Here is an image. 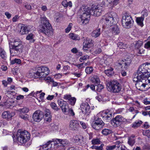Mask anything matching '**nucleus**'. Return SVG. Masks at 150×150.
I'll return each mask as SVG.
<instances>
[{
	"instance_id": "33",
	"label": "nucleus",
	"mask_w": 150,
	"mask_h": 150,
	"mask_svg": "<svg viewBox=\"0 0 150 150\" xmlns=\"http://www.w3.org/2000/svg\"><path fill=\"white\" fill-rule=\"evenodd\" d=\"M17 111L20 112V114H22V113L28 112L29 111V109L28 108L25 107L23 108H20Z\"/></svg>"
},
{
	"instance_id": "40",
	"label": "nucleus",
	"mask_w": 150,
	"mask_h": 150,
	"mask_svg": "<svg viewBox=\"0 0 150 150\" xmlns=\"http://www.w3.org/2000/svg\"><path fill=\"white\" fill-rule=\"evenodd\" d=\"M93 71V68L92 67H87L86 68L85 71L87 74H89L91 73Z\"/></svg>"
},
{
	"instance_id": "53",
	"label": "nucleus",
	"mask_w": 150,
	"mask_h": 150,
	"mask_svg": "<svg viewBox=\"0 0 150 150\" xmlns=\"http://www.w3.org/2000/svg\"><path fill=\"white\" fill-rule=\"evenodd\" d=\"M34 37V35L32 33H30L27 35L26 39L27 40H32Z\"/></svg>"
},
{
	"instance_id": "4",
	"label": "nucleus",
	"mask_w": 150,
	"mask_h": 150,
	"mask_svg": "<svg viewBox=\"0 0 150 150\" xmlns=\"http://www.w3.org/2000/svg\"><path fill=\"white\" fill-rule=\"evenodd\" d=\"M106 86L107 90L111 92L117 93L121 90V85L116 80L109 82Z\"/></svg>"
},
{
	"instance_id": "25",
	"label": "nucleus",
	"mask_w": 150,
	"mask_h": 150,
	"mask_svg": "<svg viewBox=\"0 0 150 150\" xmlns=\"http://www.w3.org/2000/svg\"><path fill=\"white\" fill-rule=\"evenodd\" d=\"M75 140L76 142H78L80 144H84L85 143L84 138L81 135H79L77 137H76Z\"/></svg>"
},
{
	"instance_id": "24",
	"label": "nucleus",
	"mask_w": 150,
	"mask_h": 150,
	"mask_svg": "<svg viewBox=\"0 0 150 150\" xmlns=\"http://www.w3.org/2000/svg\"><path fill=\"white\" fill-rule=\"evenodd\" d=\"M111 32L114 35L119 34L120 32V30L118 27L117 25H114L112 28Z\"/></svg>"
},
{
	"instance_id": "63",
	"label": "nucleus",
	"mask_w": 150,
	"mask_h": 150,
	"mask_svg": "<svg viewBox=\"0 0 150 150\" xmlns=\"http://www.w3.org/2000/svg\"><path fill=\"white\" fill-rule=\"evenodd\" d=\"M62 5L64 7H67L68 6V1L67 0H64L62 2Z\"/></svg>"
},
{
	"instance_id": "37",
	"label": "nucleus",
	"mask_w": 150,
	"mask_h": 150,
	"mask_svg": "<svg viewBox=\"0 0 150 150\" xmlns=\"http://www.w3.org/2000/svg\"><path fill=\"white\" fill-rule=\"evenodd\" d=\"M143 44V41L141 40H138L135 42V47L136 48L139 49Z\"/></svg>"
},
{
	"instance_id": "57",
	"label": "nucleus",
	"mask_w": 150,
	"mask_h": 150,
	"mask_svg": "<svg viewBox=\"0 0 150 150\" xmlns=\"http://www.w3.org/2000/svg\"><path fill=\"white\" fill-rule=\"evenodd\" d=\"M49 79H47L50 81V82H52L53 86L55 87L57 86L58 83L54 81L53 79H51L50 78H49Z\"/></svg>"
},
{
	"instance_id": "36",
	"label": "nucleus",
	"mask_w": 150,
	"mask_h": 150,
	"mask_svg": "<svg viewBox=\"0 0 150 150\" xmlns=\"http://www.w3.org/2000/svg\"><path fill=\"white\" fill-rule=\"evenodd\" d=\"M50 129L51 131H55L57 130L58 128L57 126L54 123H51L50 126Z\"/></svg>"
},
{
	"instance_id": "47",
	"label": "nucleus",
	"mask_w": 150,
	"mask_h": 150,
	"mask_svg": "<svg viewBox=\"0 0 150 150\" xmlns=\"http://www.w3.org/2000/svg\"><path fill=\"white\" fill-rule=\"evenodd\" d=\"M89 56L88 55H84L80 57V61L81 62H82L83 61H86V60L89 59Z\"/></svg>"
},
{
	"instance_id": "51",
	"label": "nucleus",
	"mask_w": 150,
	"mask_h": 150,
	"mask_svg": "<svg viewBox=\"0 0 150 150\" xmlns=\"http://www.w3.org/2000/svg\"><path fill=\"white\" fill-rule=\"evenodd\" d=\"M58 103L59 105L61 107L62 106V105L64 104L65 103H66V102L64 101L62 99H60L58 100Z\"/></svg>"
},
{
	"instance_id": "38",
	"label": "nucleus",
	"mask_w": 150,
	"mask_h": 150,
	"mask_svg": "<svg viewBox=\"0 0 150 150\" xmlns=\"http://www.w3.org/2000/svg\"><path fill=\"white\" fill-rule=\"evenodd\" d=\"M135 142V140L133 137H130L128 138V144L130 146H132Z\"/></svg>"
},
{
	"instance_id": "64",
	"label": "nucleus",
	"mask_w": 150,
	"mask_h": 150,
	"mask_svg": "<svg viewBox=\"0 0 150 150\" xmlns=\"http://www.w3.org/2000/svg\"><path fill=\"white\" fill-rule=\"evenodd\" d=\"M144 47L146 49L150 48V41H148L144 44Z\"/></svg>"
},
{
	"instance_id": "10",
	"label": "nucleus",
	"mask_w": 150,
	"mask_h": 150,
	"mask_svg": "<svg viewBox=\"0 0 150 150\" xmlns=\"http://www.w3.org/2000/svg\"><path fill=\"white\" fill-rule=\"evenodd\" d=\"M54 145L57 149L59 148L60 147H64L68 146L70 143L66 139H54Z\"/></svg>"
},
{
	"instance_id": "62",
	"label": "nucleus",
	"mask_w": 150,
	"mask_h": 150,
	"mask_svg": "<svg viewBox=\"0 0 150 150\" xmlns=\"http://www.w3.org/2000/svg\"><path fill=\"white\" fill-rule=\"evenodd\" d=\"M55 97L54 95H48L46 98V99L48 100H52Z\"/></svg>"
},
{
	"instance_id": "29",
	"label": "nucleus",
	"mask_w": 150,
	"mask_h": 150,
	"mask_svg": "<svg viewBox=\"0 0 150 150\" xmlns=\"http://www.w3.org/2000/svg\"><path fill=\"white\" fill-rule=\"evenodd\" d=\"M113 70V69L110 68L108 69L105 70L104 72L108 76H110L114 74Z\"/></svg>"
},
{
	"instance_id": "31",
	"label": "nucleus",
	"mask_w": 150,
	"mask_h": 150,
	"mask_svg": "<svg viewBox=\"0 0 150 150\" xmlns=\"http://www.w3.org/2000/svg\"><path fill=\"white\" fill-rule=\"evenodd\" d=\"M142 122L141 120H136L133 123L132 125V127L134 128H137L140 126Z\"/></svg>"
},
{
	"instance_id": "61",
	"label": "nucleus",
	"mask_w": 150,
	"mask_h": 150,
	"mask_svg": "<svg viewBox=\"0 0 150 150\" xmlns=\"http://www.w3.org/2000/svg\"><path fill=\"white\" fill-rule=\"evenodd\" d=\"M19 17L18 15L15 16L12 18V21L13 22H16L18 21Z\"/></svg>"
},
{
	"instance_id": "3",
	"label": "nucleus",
	"mask_w": 150,
	"mask_h": 150,
	"mask_svg": "<svg viewBox=\"0 0 150 150\" xmlns=\"http://www.w3.org/2000/svg\"><path fill=\"white\" fill-rule=\"evenodd\" d=\"M30 134L27 131L19 130L17 132L16 137L18 141L23 144L27 142L30 138Z\"/></svg>"
},
{
	"instance_id": "54",
	"label": "nucleus",
	"mask_w": 150,
	"mask_h": 150,
	"mask_svg": "<svg viewBox=\"0 0 150 150\" xmlns=\"http://www.w3.org/2000/svg\"><path fill=\"white\" fill-rule=\"evenodd\" d=\"M70 116H74L75 115V114L71 108H70L68 110Z\"/></svg>"
},
{
	"instance_id": "44",
	"label": "nucleus",
	"mask_w": 150,
	"mask_h": 150,
	"mask_svg": "<svg viewBox=\"0 0 150 150\" xmlns=\"http://www.w3.org/2000/svg\"><path fill=\"white\" fill-rule=\"evenodd\" d=\"M50 105L51 108L57 111L59 109L57 105L54 102L51 103L50 104Z\"/></svg>"
},
{
	"instance_id": "58",
	"label": "nucleus",
	"mask_w": 150,
	"mask_h": 150,
	"mask_svg": "<svg viewBox=\"0 0 150 150\" xmlns=\"http://www.w3.org/2000/svg\"><path fill=\"white\" fill-rule=\"evenodd\" d=\"M71 97L70 95L66 94L64 96L63 98L65 100H69Z\"/></svg>"
},
{
	"instance_id": "2",
	"label": "nucleus",
	"mask_w": 150,
	"mask_h": 150,
	"mask_svg": "<svg viewBox=\"0 0 150 150\" xmlns=\"http://www.w3.org/2000/svg\"><path fill=\"white\" fill-rule=\"evenodd\" d=\"M117 18L116 13L112 11L105 14L103 17L102 20L104 22V25L105 26V27L108 28L113 24L115 19Z\"/></svg>"
},
{
	"instance_id": "17",
	"label": "nucleus",
	"mask_w": 150,
	"mask_h": 150,
	"mask_svg": "<svg viewBox=\"0 0 150 150\" xmlns=\"http://www.w3.org/2000/svg\"><path fill=\"white\" fill-rule=\"evenodd\" d=\"M92 40L89 38H87L86 40L84 42V45L83 47V50L86 52H88L87 51H88V49L90 48L93 46V42Z\"/></svg>"
},
{
	"instance_id": "20",
	"label": "nucleus",
	"mask_w": 150,
	"mask_h": 150,
	"mask_svg": "<svg viewBox=\"0 0 150 150\" xmlns=\"http://www.w3.org/2000/svg\"><path fill=\"white\" fill-rule=\"evenodd\" d=\"M45 120L46 122H50L51 120V115L50 110L48 109H45Z\"/></svg>"
},
{
	"instance_id": "7",
	"label": "nucleus",
	"mask_w": 150,
	"mask_h": 150,
	"mask_svg": "<svg viewBox=\"0 0 150 150\" xmlns=\"http://www.w3.org/2000/svg\"><path fill=\"white\" fill-rule=\"evenodd\" d=\"M133 22L131 16L128 13H126L122 16V22L124 27L127 28H130Z\"/></svg>"
},
{
	"instance_id": "15",
	"label": "nucleus",
	"mask_w": 150,
	"mask_h": 150,
	"mask_svg": "<svg viewBox=\"0 0 150 150\" xmlns=\"http://www.w3.org/2000/svg\"><path fill=\"white\" fill-rule=\"evenodd\" d=\"M131 61V59L130 58H127L126 59L121 61L120 62H118L117 63V65L119 67L122 66L121 67H122L124 66V68L126 69L130 64Z\"/></svg>"
},
{
	"instance_id": "35",
	"label": "nucleus",
	"mask_w": 150,
	"mask_h": 150,
	"mask_svg": "<svg viewBox=\"0 0 150 150\" xmlns=\"http://www.w3.org/2000/svg\"><path fill=\"white\" fill-rule=\"evenodd\" d=\"M104 146V144H102L99 146L93 145L91 147V149H95L96 150H103V147Z\"/></svg>"
},
{
	"instance_id": "59",
	"label": "nucleus",
	"mask_w": 150,
	"mask_h": 150,
	"mask_svg": "<svg viewBox=\"0 0 150 150\" xmlns=\"http://www.w3.org/2000/svg\"><path fill=\"white\" fill-rule=\"evenodd\" d=\"M108 112H107L105 111H103L102 112L100 113V115L101 117L102 118H105V116H106Z\"/></svg>"
},
{
	"instance_id": "8",
	"label": "nucleus",
	"mask_w": 150,
	"mask_h": 150,
	"mask_svg": "<svg viewBox=\"0 0 150 150\" xmlns=\"http://www.w3.org/2000/svg\"><path fill=\"white\" fill-rule=\"evenodd\" d=\"M90 8H86L84 12L81 15L80 18L81 19V24L82 25H85L88 23L90 16Z\"/></svg>"
},
{
	"instance_id": "34",
	"label": "nucleus",
	"mask_w": 150,
	"mask_h": 150,
	"mask_svg": "<svg viewBox=\"0 0 150 150\" xmlns=\"http://www.w3.org/2000/svg\"><path fill=\"white\" fill-rule=\"evenodd\" d=\"M117 46L120 49H126L127 47V44H124L122 42H119L117 44Z\"/></svg>"
},
{
	"instance_id": "48",
	"label": "nucleus",
	"mask_w": 150,
	"mask_h": 150,
	"mask_svg": "<svg viewBox=\"0 0 150 150\" xmlns=\"http://www.w3.org/2000/svg\"><path fill=\"white\" fill-rule=\"evenodd\" d=\"M96 86H97L96 90V91L100 92L103 88V86L100 84H98L96 85Z\"/></svg>"
},
{
	"instance_id": "9",
	"label": "nucleus",
	"mask_w": 150,
	"mask_h": 150,
	"mask_svg": "<svg viewBox=\"0 0 150 150\" xmlns=\"http://www.w3.org/2000/svg\"><path fill=\"white\" fill-rule=\"evenodd\" d=\"M126 120L120 115L116 116L111 121V124L114 127H117L126 121Z\"/></svg>"
},
{
	"instance_id": "12",
	"label": "nucleus",
	"mask_w": 150,
	"mask_h": 150,
	"mask_svg": "<svg viewBox=\"0 0 150 150\" xmlns=\"http://www.w3.org/2000/svg\"><path fill=\"white\" fill-rule=\"evenodd\" d=\"M102 11V7L100 6H94L91 8H90L91 14L95 16H100Z\"/></svg>"
},
{
	"instance_id": "21",
	"label": "nucleus",
	"mask_w": 150,
	"mask_h": 150,
	"mask_svg": "<svg viewBox=\"0 0 150 150\" xmlns=\"http://www.w3.org/2000/svg\"><path fill=\"white\" fill-rule=\"evenodd\" d=\"M30 26H22L21 28L20 33L21 34H25L30 31Z\"/></svg>"
},
{
	"instance_id": "43",
	"label": "nucleus",
	"mask_w": 150,
	"mask_h": 150,
	"mask_svg": "<svg viewBox=\"0 0 150 150\" xmlns=\"http://www.w3.org/2000/svg\"><path fill=\"white\" fill-rule=\"evenodd\" d=\"M1 56L2 58L4 59H6L7 57L6 53L5 51L2 49L0 51Z\"/></svg>"
},
{
	"instance_id": "60",
	"label": "nucleus",
	"mask_w": 150,
	"mask_h": 150,
	"mask_svg": "<svg viewBox=\"0 0 150 150\" xmlns=\"http://www.w3.org/2000/svg\"><path fill=\"white\" fill-rule=\"evenodd\" d=\"M67 105V103H65L64 104L62 105V106L60 107L62 111L64 113H65L66 112V106Z\"/></svg>"
},
{
	"instance_id": "16",
	"label": "nucleus",
	"mask_w": 150,
	"mask_h": 150,
	"mask_svg": "<svg viewBox=\"0 0 150 150\" xmlns=\"http://www.w3.org/2000/svg\"><path fill=\"white\" fill-rule=\"evenodd\" d=\"M79 125V121L76 120H72L69 122V128L70 129L74 131L77 130Z\"/></svg>"
},
{
	"instance_id": "28",
	"label": "nucleus",
	"mask_w": 150,
	"mask_h": 150,
	"mask_svg": "<svg viewBox=\"0 0 150 150\" xmlns=\"http://www.w3.org/2000/svg\"><path fill=\"white\" fill-rule=\"evenodd\" d=\"M144 20V18L142 17H137L136 18V21L137 24L141 27L143 26L144 24L143 21Z\"/></svg>"
},
{
	"instance_id": "39",
	"label": "nucleus",
	"mask_w": 150,
	"mask_h": 150,
	"mask_svg": "<svg viewBox=\"0 0 150 150\" xmlns=\"http://www.w3.org/2000/svg\"><path fill=\"white\" fill-rule=\"evenodd\" d=\"M111 131L110 129H105L102 131V133L104 135H107L111 133Z\"/></svg>"
},
{
	"instance_id": "30",
	"label": "nucleus",
	"mask_w": 150,
	"mask_h": 150,
	"mask_svg": "<svg viewBox=\"0 0 150 150\" xmlns=\"http://www.w3.org/2000/svg\"><path fill=\"white\" fill-rule=\"evenodd\" d=\"M10 60L12 64H14L16 63L18 64H20L21 62L20 59L16 58H15L14 59H12V57H10Z\"/></svg>"
},
{
	"instance_id": "49",
	"label": "nucleus",
	"mask_w": 150,
	"mask_h": 150,
	"mask_svg": "<svg viewBox=\"0 0 150 150\" xmlns=\"http://www.w3.org/2000/svg\"><path fill=\"white\" fill-rule=\"evenodd\" d=\"M102 51V49L100 47H96L94 52V54H97L100 53Z\"/></svg>"
},
{
	"instance_id": "52",
	"label": "nucleus",
	"mask_w": 150,
	"mask_h": 150,
	"mask_svg": "<svg viewBox=\"0 0 150 150\" xmlns=\"http://www.w3.org/2000/svg\"><path fill=\"white\" fill-rule=\"evenodd\" d=\"M146 64V69H147V71L148 72V73L149 74V76H150V63L146 62L145 63Z\"/></svg>"
},
{
	"instance_id": "45",
	"label": "nucleus",
	"mask_w": 150,
	"mask_h": 150,
	"mask_svg": "<svg viewBox=\"0 0 150 150\" xmlns=\"http://www.w3.org/2000/svg\"><path fill=\"white\" fill-rule=\"evenodd\" d=\"M119 0H109L108 2L111 5H116L119 3Z\"/></svg>"
},
{
	"instance_id": "55",
	"label": "nucleus",
	"mask_w": 150,
	"mask_h": 150,
	"mask_svg": "<svg viewBox=\"0 0 150 150\" xmlns=\"http://www.w3.org/2000/svg\"><path fill=\"white\" fill-rule=\"evenodd\" d=\"M116 147L115 145L112 146H106V149L107 150H112Z\"/></svg>"
},
{
	"instance_id": "27",
	"label": "nucleus",
	"mask_w": 150,
	"mask_h": 150,
	"mask_svg": "<svg viewBox=\"0 0 150 150\" xmlns=\"http://www.w3.org/2000/svg\"><path fill=\"white\" fill-rule=\"evenodd\" d=\"M69 38L73 40H79L80 39V37L74 33H71L69 35Z\"/></svg>"
},
{
	"instance_id": "6",
	"label": "nucleus",
	"mask_w": 150,
	"mask_h": 150,
	"mask_svg": "<svg viewBox=\"0 0 150 150\" xmlns=\"http://www.w3.org/2000/svg\"><path fill=\"white\" fill-rule=\"evenodd\" d=\"M147 70L146 64L145 63L142 64L139 67L137 72L134 75V77L140 79L141 77H149V76L147 71Z\"/></svg>"
},
{
	"instance_id": "19",
	"label": "nucleus",
	"mask_w": 150,
	"mask_h": 150,
	"mask_svg": "<svg viewBox=\"0 0 150 150\" xmlns=\"http://www.w3.org/2000/svg\"><path fill=\"white\" fill-rule=\"evenodd\" d=\"M13 43V44L11 45V47L22 50L23 48L22 43L20 40H14Z\"/></svg>"
},
{
	"instance_id": "23",
	"label": "nucleus",
	"mask_w": 150,
	"mask_h": 150,
	"mask_svg": "<svg viewBox=\"0 0 150 150\" xmlns=\"http://www.w3.org/2000/svg\"><path fill=\"white\" fill-rule=\"evenodd\" d=\"M100 34V29L99 28L93 30L92 32L91 35L93 38H96L99 37Z\"/></svg>"
},
{
	"instance_id": "5",
	"label": "nucleus",
	"mask_w": 150,
	"mask_h": 150,
	"mask_svg": "<svg viewBox=\"0 0 150 150\" xmlns=\"http://www.w3.org/2000/svg\"><path fill=\"white\" fill-rule=\"evenodd\" d=\"M36 72L34 73L35 77L39 78H43L47 76L49 73L50 71L49 69L45 66L38 67L36 68Z\"/></svg>"
},
{
	"instance_id": "13",
	"label": "nucleus",
	"mask_w": 150,
	"mask_h": 150,
	"mask_svg": "<svg viewBox=\"0 0 150 150\" xmlns=\"http://www.w3.org/2000/svg\"><path fill=\"white\" fill-rule=\"evenodd\" d=\"M80 108L82 113L85 115H88L90 112V106L87 103H81L80 106Z\"/></svg>"
},
{
	"instance_id": "11",
	"label": "nucleus",
	"mask_w": 150,
	"mask_h": 150,
	"mask_svg": "<svg viewBox=\"0 0 150 150\" xmlns=\"http://www.w3.org/2000/svg\"><path fill=\"white\" fill-rule=\"evenodd\" d=\"M104 125V122L99 118L95 119V121L92 124V127L96 130H99L103 128Z\"/></svg>"
},
{
	"instance_id": "56",
	"label": "nucleus",
	"mask_w": 150,
	"mask_h": 150,
	"mask_svg": "<svg viewBox=\"0 0 150 150\" xmlns=\"http://www.w3.org/2000/svg\"><path fill=\"white\" fill-rule=\"evenodd\" d=\"M112 116V114L111 113L109 112H108L106 116H105V119L106 120H110Z\"/></svg>"
},
{
	"instance_id": "14",
	"label": "nucleus",
	"mask_w": 150,
	"mask_h": 150,
	"mask_svg": "<svg viewBox=\"0 0 150 150\" xmlns=\"http://www.w3.org/2000/svg\"><path fill=\"white\" fill-rule=\"evenodd\" d=\"M42 112L41 111L38 110L35 112L33 115L34 120L36 122H40L43 117Z\"/></svg>"
},
{
	"instance_id": "1",
	"label": "nucleus",
	"mask_w": 150,
	"mask_h": 150,
	"mask_svg": "<svg viewBox=\"0 0 150 150\" xmlns=\"http://www.w3.org/2000/svg\"><path fill=\"white\" fill-rule=\"evenodd\" d=\"M41 25H40L41 32L48 37L53 35V29L49 21L45 17L41 19Z\"/></svg>"
},
{
	"instance_id": "22",
	"label": "nucleus",
	"mask_w": 150,
	"mask_h": 150,
	"mask_svg": "<svg viewBox=\"0 0 150 150\" xmlns=\"http://www.w3.org/2000/svg\"><path fill=\"white\" fill-rule=\"evenodd\" d=\"M54 139H53L52 140L48 141L47 143L43 145L42 149L43 150H48L51 148L52 144L51 143L52 142H54Z\"/></svg>"
},
{
	"instance_id": "50",
	"label": "nucleus",
	"mask_w": 150,
	"mask_h": 150,
	"mask_svg": "<svg viewBox=\"0 0 150 150\" xmlns=\"http://www.w3.org/2000/svg\"><path fill=\"white\" fill-rule=\"evenodd\" d=\"M19 116L21 118L24 120H28L29 116L28 115L25 114V115H22V114H19Z\"/></svg>"
},
{
	"instance_id": "18",
	"label": "nucleus",
	"mask_w": 150,
	"mask_h": 150,
	"mask_svg": "<svg viewBox=\"0 0 150 150\" xmlns=\"http://www.w3.org/2000/svg\"><path fill=\"white\" fill-rule=\"evenodd\" d=\"M10 48V51L11 57L18 55L21 52H22V50H19L16 48L11 47Z\"/></svg>"
},
{
	"instance_id": "41",
	"label": "nucleus",
	"mask_w": 150,
	"mask_h": 150,
	"mask_svg": "<svg viewBox=\"0 0 150 150\" xmlns=\"http://www.w3.org/2000/svg\"><path fill=\"white\" fill-rule=\"evenodd\" d=\"M69 101V103L71 105L74 106L76 103V99L74 97H71Z\"/></svg>"
},
{
	"instance_id": "42",
	"label": "nucleus",
	"mask_w": 150,
	"mask_h": 150,
	"mask_svg": "<svg viewBox=\"0 0 150 150\" xmlns=\"http://www.w3.org/2000/svg\"><path fill=\"white\" fill-rule=\"evenodd\" d=\"M148 14V11L146 9L143 10L141 12L142 16L141 17H143V18L147 16Z\"/></svg>"
},
{
	"instance_id": "46",
	"label": "nucleus",
	"mask_w": 150,
	"mask_h": 150,
	"mask_svg": "<svg viewBox=\"0 0 150 150\" xmlns=\"http://www.w3.org/2000/svg\"><path fill=\"white\" fill-rule=\"evenodd\" d=\"M91 142L93 145L99 144H100V141L98 139H93L91 141Z\"/></svg>"
},
{
	"instance_id": "26",
	"label": "nucleus",
	"mask_w": 150,
	"mask_h": 150,
	"mask_svg": "<svg viewBox=\"0 0 150 150\" xmlns=\"http://www.w3.org/2000/svg\"><path fill=\"white\" fill-rule=\"evenodd\" d=\"M91 82L96 85L100 83V80L98 76L95 75L93 76L91 78Z\"/></svg>"
},
{
	"instance_id": "32",
	"label": "nucleus",
	"mask_w": 150,
	"mask_h": 150,
	"mask_svg": "<svg viewBox=\"0 0 150 150\" xmlns=\"http://www.w3.org/2000/svg\"><path fill=\"white\" fill-rule=\"evenodd\" d=\"M11 115L8 111H4L2 114V117L4 118L9 119L11 118Z\"/></svg>"
}]
</instances>
